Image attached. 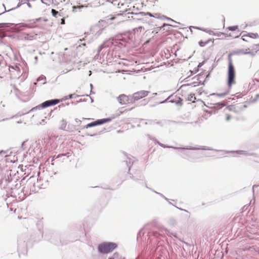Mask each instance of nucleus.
<instances>
[{
    "mask_svg": "<svg viewBox=\"0 0 259 259\" xmlns=\"http://www.w3.org/2000/svg\"><path fill=\"white\" fill-rule=\"evenodd\" d=\"M43 237V233L42 231L38 229L35 234L31 236V240L29 241V239L27 235H22L19 237L18 239V252L19 256L20 254L26 255L27 252L28 247L32 246L33 242H38L40 241Z\"/></svg>",
    "mask_w": 259,
    "mask_h": 259,
    "instance_id": "nucleus-1",
    "label": "nucleus"
},
{
    "mask_svg": "<svg viewBox=\"0 0 259 259\" xmlns=\"http://www.w3.org/2000/svg\"><path fill=\"white\" fill-rule=\"evenodd\" d=\"M144 229H141L137 234V240L139 241L140 239L144 241L145 239V242L147 243L151 244L152 246L155 244L159 245V246L162 245L161 242H164V239L166 238L164 231L166 233L167 230H161L159 232L156 231L149 232L146 235L144 236L145 232H143Z\"/></svg>",
    "mask_w": 259,
    "mask_h": 259,
    "instance_id": "nucleus-2",
    "label": "nucleus"
},
{
    "mask_svg": "<svg viewBox=\"0 0 259 259\" xmlns=\"http://www.w3.org/2000/svg\"><path fill=\"white\" fill-rule=\"evenodd\" d=\"M173 149L178 150L179 155L183 158L186 159L189 161H193L195 159L201 158L199 153L195 152H191L188 150H213L212 148L207 146H198V147H193L191 146H187L184 147H176L173 148Z\"/></svg>",
    "mask_w": 259,
    "mask_h": 259,
    "instance_id": "nucleus-3",
    "label": "nucleus"
},
{
    "mask_svg": "<svg viewBox=\"0 0 259 259\" xmlns=\"http://www.w3.org/2000/svg\"><path fill=\"white\" fill-rule=\"evenodd\" d=\"M128 160H124L122 162L123 164L125 165L128 167V174L130 178L138 184L144 186L147 182L145 176L143 172L140 169L134 170L132 172H130L132 166L133 164V161L126 154L124 153Z\"/></svg>",
    "mask_w": 259,
    "mask_h": 259,
    "instance_id": "nucleus-4",
    "label": "nucleus"
},
{
    "mask_svg": "<svg viewBox=\"0 0 259 259\" xmlns=\"http://www.w3.org/2000/svg\"><path fill=\"white\" fill-rule=\"evenodd\" d=\"M113 45L111 40H107L99 46L97 54L94 57L95 60H101L102 58L106 59L107 61L112 58V54H110V50L109 49L110 46Z\"/></svg>",
    "mask_w": 259,
    "mask_h": 259,
    "instance_id": "nucleus-5",
    "label": "nucleus"
},
{
    "mask_svg": "<svg viewBox=\"0 0 259 259\" xmlns=\"http://www.w3.org/2000/svg\"><path fill=\"white\" fill-rule=\"evenodd\" d=\"M79 95H77L75 94H70L67 96H65L63 98H62L61 99H51L47 100L40 104L38 105V106H35V107L32 108L31 110H30L29 111L24 113L22 114H25L26 113H28L30 112L34 111L35 110H36L37 109H44L48 107H50L52 106L56 105L57 104L59 103L60 102L65 101L66 100L68 99H71L73 98H77L79 97Z\"/></svg>",
    "mask_w": 259,
    "mask_h": 259,
    "instance_id": "nucleus-6",
    "label": "nucleus"
},
{
    "mask_svg": "<svg viewBox=\"0 0 259 259\" xmlns=\"http://www.w3.org/2000/svg\"><path fill=\"white\" fill-rule=\"evenodd\" d=\"M118 247L116 243L113 242H103L98 244L97 250L100 254H106L113 251Z\"/></svg>",
    "mask_w": 259,
    "mask_h": 259,
    "instance_id": "nucleus-7",
    "label": "nucleus"
},
{
    "mask_svg": "<svg viewBox=\"0 0 259 259\" xmlns=\"http://www.w3.org/2000/svg\"><path fill=\"white\" fill-rule=\"evenodd\" d=\"M231 56V54L230 53L228 56L229 63L227 76V85L229 89H231L232 85L235 83V79L236 76L235 69Z\"/></svg>",
    "mask_w": 259,
    "mask_h": 259,
    "instance_id": "nucleus-8",
    "label": "nucleus"
},
{
    "mask_svg": "<svg viewBox=\"0 0 259 259\" xmlns=\"http://www.w3.org/2000/svg\"><path fill=\"white\" fill-rule=\"evenodd\" d=\"M45 238L51 243L56 245H64L69 243V241L63 240L61 237L60 234L57 232H50L46 235Z\"/></svg>",
    "mask_w": 259,
    "mask_h": 259,
    "instance_id": "nucleus-9",
    "label": "nucleus"
},
{
    "mask_svg": "<svg viewBox=\"0 0 259 259\" xmlns=\"http://www.w3.org/2000/svg\"><path fill=\"white\" fill-rule=\"evenodd\" d=\"M70 156V153L67 152L66 153L60 154L57 155H55L51 156L49 159H51L52 165H58L60 163L63 162L65 159L69 157Z\"/></svg>",
    "mask_w": 259,
    "mask_h": 259,
    "instance_id": "nucleus-10",
    "label": "nucleus"
},
{
    "mask_svg": "<svg viewBox=\"0 0 259 259\" xmlns=\"http://www.w3.org/2000/svg\"><path fill=\"white\" fill-rule=\"evenodd\" d=\"M9 24H13L11 26L8 27L10 28V32H17L21 30V28H34L35 26L32 25L31 24V22H29L28 23H20L18 24L15 23H9Z\"/></svg>",
    "mask_w": 259,
    "mask_h": 259,
    "instance_id": "nucleus-11",
    "label": "nucleus"
},
{
    "mask_svg": "<svg viewBox=\"0 0 259 259\" xmlns=\"http://www.w3.org/2000/svg\"><path fill=\"white\" fill-rule=\"evenodd\" d=\"M127 14H131L134 15L135 17L132 16V18L135 21H140L142 22H147V16H151V13L150 12H141L139 13L134 12H128Z\"/></svg>",
    "mask_w": 259,
    "mask_h": 259,
    "instance_id": "nucleus-12",
    "label": "nucleus"
},
{
    "mask_svg": "<svg viewBox=\"0 0 259 259\" xmlns=\"http://www.w3.org/2000/svg\"><path fill=\"white\" fill-rule=\"evenodd\" d=\"M149 93V91L144 90L136 92L131 95L132 98L130 102L134 103L136 101H138L144 97H147Z\"/></svg>",
    "mask_w": 259,
    "mask_h": 259,
    "instance_id": "nucleus-13",
    "label": "nucleus"
},
{
    "mask_svg": "<svg viewBox=\"0 0 259 259\" xmlns=\"http://www.w3.org/2000/svg\"><path fill=\"white\" fill-rule=\"evenodd\" d=\"M131 95L126 96L125 94H121L117 97V100L121 105H125L128 103H133L131 102Z\"/></svg>",
    "mask_w": 259,
    "mask_h": 259,
    "instance_id": "nucleus-14",
    "label": "nucleus"
},
{
    "mask_svg": "<svg viewBox=\"0 0 259 259\" xmlns=\"http://www.w3.org/2000/svg\"><path fill=\"white\" fill-rule=\"evenodd\" d=\"M3 174V184L5 183L4 187L5 186H7L8 184L12 182L13 180V178L11 176V174L10 172L8 171L6 172H2Z\"/></svg>",
    "mask_w": 259,
    "mask_h": 259,
    "instance_id": "nucleus-15",
    "label": "nucleus"
},
{
    "mask_svg": "<svg viewBox=\"0 0 259 259\" xmlns=\"http://www.w3.org/2000/svg\"><path fill=\"white\" fill-rule=\"evenodd\" d=\"M41 176V174H38V178L37 179V183L40 186L46 187L49 181V178L47 176H45L43 174Z\"/></svg>",
    "mask_w": 259,
    "mask_h": 259,
    "instance_id": "nucleus-16",
    "label": "nucleus"
},
{
    "mask_svg": "<svg viewBox=\"0 0 259 259\" xmlns=\"http://www.w3.org/2000/svg\"><path fill=\"white\" fill-rule=\"evenodd\" d=\"M57 174V171L54 169H51V166H50L47 169L42 171V174L45 176H47L48 178L50 177V178L53 177L54 175H56Z\"/></svg>",
    "mask_w": 259,
    "mask_h": 259,
    "instance_id": "nucleus-17",
    "label": "nucleus"
},
{
    "mask_svg": "<svg viewBox=\"0 0 259 259\" xmlns=\"http://www.w3.org/2000/svg\"><path fill=\"white\" fill-rule=\"evenodd\" d=\"M47 21L48 19L46 18L39 17L35 19L29 20L28 22H31L32 25L36 26L34 28H39V25L36 24V23H41L42 21L47 22Z\"/></svg>",
    "mask_w": 259,
    "mask_h": 259,
    "instance_id": "nucleus-18",
    "label": "nucleus"
},
{
    "mask_svg": "<svg viewBox=\"0 0 259 259\" xmlns=\"http://www.w3.org/2000/svg\"><path fill=\"white\" fill-rule=\"evenodd\" d=\"M34 38L33 35H30L27 33H23L18 36V40H31Z\"/></svg>",
    "mask_w": 259,
    "mask_h": 259,
    "instance_id": "nucleus-19",
    "label": "nucleus"
},
{
    "mask_svg": "<svg viewBox=\"0 0 259 259\" xmlns=\"http://www.w3.org/2000/svg\"><path fill=\"white\" fill-rule=\"evenodd\" d=\"M20 187H21V183H16L14 185V187H13V186L11 187V197H14V198L17 197L16 191H17L18 189L20 188Z\"/></svg>",
    "mask_w": 259,
    "mask_h": 259,
    "instance_id": "nucleus-20",
    "label": "nucleus"
},
{
    "mask_svg": "<svg viewBox=\"0 0 259 259\" xmlns=\"http://www.w3.org/2000/svg\"><path fill=\"white\" fill-rule=\"evenodd\" d=\"M28 182V184L29 185V189H31V190H33V191H31V192L32 193H36L37 191V190L36 188V187H37L38 189L40 188V187L37 184V183L36 184L35 183L31 182Z\"/></svg>",
    "mask_w": 259,
    "mask_h": 259,
    "instance_id": "nucleus-21",
    "label": "nucleus"
},
{
    "mask_svg": "<svg viewBox=\"0 0 259 259\" xmlns=\"http://www.w3.org/2000/svg\"><path fill=\"white\" fill-rule=\"evenodd\" d=\"M119 115V114L117 115L116 116L113 115L112 117H110L99 119L100 124L102 125L105 123L110 122L112 121V119H114L116 117H117Z\"/></svg>",
    "mask_w": 259,
    "mask_h": 259,
    "instance_id": "nucleus-22",
    "label": "nucleus"
},
{
    "mask_svg": "<svg viewBox=\"0 0 259 259\" xmlns=\"http://www.w3.org/2000/svg\"><path fill=\"white\" fill-rule=\"evenodd\" d=\"M100 125V124L99 119H97L96 120L91 122L87 124V125H84L82 127V129L90 128V127H92L97 126V125Z\"/></svg>",
    "mask_w": 259,
    "mask_h": 259,
    "instance_id": "nucleus-23",
    "label": "nucleus"
},
{
    "mask_svg": "<svg viewBox=\"0 0 259 259\" xmlns=\"http://www.w3.org/2000/svg\"><path fill=\"white\" fill-rule=\"evenodd\" d=\"M22 190H23V193H24L25 195L27 196V197L32 194L31 191H33V190H31V189H29L28 182H27L26 186L22 188Z\"/></svg>",
    "mask_w": 259,
    "mask_h": 259,
    "instance_id": "nucleus-24",
    "label": "nucleus"
},
{
    "mask_svg": "<svg viewBox=\"0 0 259 259\" xmlns=\"http://www.w3.org/2000/svg\"><path fill=\"white\" fill-rule=\"evenodd\" d=\"M227 104L225 101L220 102L213 104V107L212 108H217L218 109H222L223 107L226 106Z\"/></svg>",
    "mask_w": 259,
    "mask_h": 259,
    "instance_id": "nucleus-25",
    "label": "nucleus"
},
{
    "mask_svg": "<svg viewBox=\"0 0 259 259\" xmlns=\"http://www.w3.org/2000/svg\"><path fill=\"white\" fill-rule=\"evenodd\" d=\"M4 29V31L2 32H0V39H4L5 38L7 37V34H6L7 32H11L10 31V28L7 27L6 28H2Z\"/></svg>",
    "mask_w": 259,
    "mask_h": 259,
    "instance_id": "nucleus-26",
    "label": "nucleus"
},
{
    "mask_svg": "<svg viewBox=\"0 0 259 259\" xmlns=\"http://www.w3.org/2000/svg\"><path fill=\"white\" fill-rule=\"evenodd\" d=\"M23 192V190L22 189L21 190L20 192L16 191V195H18V198L19 201H23L27 197V196Z\"/></svg>",
    "mask_w": 259,
    "mask_h": 259,
    "instance_id": "nucleus-27",
    "label": "nucleus"
},
{
    "mask_svg": "<svg viewBox=\"0 0 259 259\" xmlns=\"http://www.w3.org/2000/svg\"><path fill=\"white\" fill-rule=\"evenodd\" d=\"M196 83V82H192V83H190L184 84L182 85L180 87V88H179L178 91H179L180 89H181L182 88H184L185 87L192 85V84H194V86H193L194 87H196L197 85H205V83L204 82H202L201 81H199L198 84H195Z\"/></svg>",
    "mask_w": 259,
    "mask_h": 259,
    "instance_id": "nucleus-28",
    "label": "nucleus"
},
{
    "mask_svg": "<svg viewBox=\"0 0 259 259\" xmlns=\"http://www.w3.org/2000/svg\"><path fill=\"white\" fill-rule=\"evenodd\" d=\"M87 7V6L85 5H78V6H74L72 7V12L75 13L77 12L78 11L80 12L81 9L83 8Z\"/></svg>",
    "mask_w": 259,
    "mask_h": 259,
    "instance_id": "nucleus-29",
    "label": "nucleus"
},
{
    "mask_svg": "<svg viewBox=\"0 0 259 259\" xmlns=\"http://www.w3.org/2000/svg\"><path fill=\"white\" fill-rule=\"evenodd\" d=\"M61 126L59 127V129L60 130H63V131H69V130L68 128H66V126H67V121L64 120V119H62L61 121Z\"/></svg>",
    "mask_w": 259,
    "mask_h": 259,
    "instance_id": "nucleus-30",
    "label": "nucleus"
},
{
    "mask_svg": "<svg viewBox=\"0 0 259 259\" xmlns=\"http://www.w3.org/2000/svg\"><path fill=\"white\" fill-rule=\"evenodd\" d=\"M249 37L252 38H257L259 37V35L257 33L249 32L247 34L243 35V37Z\"/></svg>",
    "mask_w": 259,
    "mask_h": 259,
    "instance_id": "nucleus-31",
    "label": "nucleus"
},
{
    "mask_svg": "<svg viewBox=\"0 0 259 259\" xmlns=\"http://www.w3.org/2000/svg\"><path fill=\"white\" fill-rule=\"evenodd\" d=\"M230 89H231L229 88V89L226 92L223 93H212L210 94V96H217L220 97H224L229 94Z\"/></svg>",
    "mask_w": 259,
    "mask_h": 259,
    "instance_id": "nucleus-32",
    "label": "nucleus"
},
{
    "mask_svg": "<svg viewBox=\"0 0 259 259\" xmlns=\"http://www.w3.org/2000/svg\"><path fill=\"white\" fill-rule=\"evenodd\" d=\"M110 257H111L112 259H125L124 257H122V256L117 252H114Z\"/></svg>",
    "mask_w": 259,
    "mask_h": 259,
    "instance_id": "nucleus-33",
    "label": "nucleus"
},
{
    "mask_svg": "<svg viewBox=\"0 0 259 259\" xmlns=\"http://www.w3.org/2000/svg\"><path fill=\"white\" fill-rule=\"evenodd\" d=\"M155 143H157V144H158L160 146H161V147H163L164 148H172L173 149V148L174 147H176L175 146H168V145H165L164 144H162L160 142H159L158 141H157V140H155Z\"/></svg>",
    "mask_w": 259,
    "mask_h": 259,
    "instance_id": "nucleus-34",
    "label": "nucleus"
},
{
    "mask_svg": "<svg viewBox=\"0 0 259 259\" xmlns=\"http://www.w3.org/2000/svg\"><path fill=\"white\" fill-rule=\"evenodd\" d=\"M106 130V129L105 128H103L102 130L100 131H97L96 132V133H94V134H87V136H90V137H95L97 135H100L101 133H103V132H104V131Z\"/></svg>",
    "mask_w": 259,
    "mask_h": 259,
    "instance_id": "nucleus-35",
    "label": "nucleus"
},
{
    "mask_svg": "<svg viewBox=\"0 0 259 259\" xmlns=\"http://www.w3.org/2000/svg\"><path fill=\"white\" fill-rule=\"evenodd\" d=\"M195 100H196V98L195 97V94L193 93H191L189 95L187 99V101L192 102H194Z\"/></svg>",
    "mask_w": 259,
    "mask_h": 259,
    "instance_id": "nucleus-36",
    "label": "nucleus"
},
{
    "mask_svg": "<svg viewBox=\"0 0 259 259\" xmlns=\"http://www.w3.org/2000/svg\"><path fill=\"white\" fill-rule=\"evenodd\" d=\"M175 98L177 99L175 104L178 106H182L183 105V99L180 97H177V96H175Z\"/></svg>",
    "mask_w": 259,
    "mask_h": 259,
    "instance_id": "nucleus-37",
    "label": "nucleus"
},
{
    "mask_svg": "<svg viewBox=\"0 0 259 259\" xmlns=\"http://www.w3.org/2000/svg\"><path fill=\"white\" fill-rule=\"evenodd\" d=\"M236 152L238 154H244L245 155H255L256 154L255 153H247L246 151H243V150H238V151H236Z\"/></svg>",
    "mask_w": 259,
    "mask_h": 259,
    "instance_id": "nucleus-38",
    "label": "nucleus"
},
{
    "mask_svg": "<svg viewBox=\"0 0 259 259\" xmlns=\"http://www.w3.org/2000/svg\"><path fill=\"white\" fill-rule=\"evenodd\" d=\"M124 36L125 38H126L127 41L128 42V40H131L133 39V34L132 33L130 32H127L124 33Z\"/></svg>",
    "mask_w": 259,
    "mask_h": 259,
    "instance_id": "nucleus-39",
    "label": "nucleus"
},
{
    "mask_svg": "<svg viewBox=\"0 0 259 259\" xmlns=\"http://www.w3.org/2000/svg\"><path fill=\"white\" fill-rule=\"evenodd\" d=\"M151 16H148L154 17L155 18L162 19V18H161L162 15L160 13H154V14L151 13Z\"/></svg>",
    "mask_w": 259,
    "mask_h": 259,
    "instance_id": "nucleus-40",
    "label": "nucleus"
},
{
    "mask_svg": "<svg viewBox=\"0 0 259 259\" xmlns=\"http://www.w3.org/2000/svg\"><path fill=\"white\" fill-rule=\"evenodd\" d=\"M13 25V24H9L7 23H0V29L1 28H6L9 26Z\"/></svg>",
    "mask_w": 259,
    "mask_h": 259,
    "instance_id": "nucleus-41",
    "label": "nucleus"
},
{
    "mask_svg": "<svg viewBox=\"0 0 259 259\" xmlns=\"http://www.w3.org/2000/svg\"><path fill=\"white\" fill-rule=\"evenodd\" d=\"M32 152H33V150L29 149L26 153L23 154V158H26L28 154L31 156Z\"/></svg>",
    "mask_w": 259,
    "mask_h": 259,
    "instance_id": "nucleus-42",
    "label": "nucleus"
},
{
    "mask_svg": "<svg viewBox=\"0 0 259 259\" xmlns=\"http://www.w3.org/2000/svg\"><path fill=\"white\" fill-rule=\"evenodd\" d=\"M227 29L229 31H234L238 29V26L237 25L231 26L228 27Z\"/></svg>",
    "mask_w": 259,
    "mask_h": 259,
    "instance_id": "nucleus-43",
    "label": "nucleus"
},
{
    "mask_svg": "<svg viewBox=\"0 0 259 259\" xmlns=\"http://www.w3.org/2000/svg\"><path fill=\"white\" fill-rule=\"evenodd\" d=\"M173 96V95H171L169 96L165 100L161 101L159 103H157L156 104H164L167 102H169V100H170V99Z\"/></svg>",
    "mask_w": 259,
    "mask_h": 259,
    "instance_id": "nucleus-44",
    "label": "nucleus"
},
{
    "mask_svg": "<svg viewBox=\"0 0 259 259\" xmlns=\"http://www.w3.org/2000/svg\"><path fill=\"white\" fill-rule=\"evenodd\" d=\"M118 40L120 41H122L123 42H127L126 38H125L124 36V33L123 34H121L120 36L119 37Z\"/></svg>",
    "mask_w": 259,
    "mask_h": 259,
    "instance_id": "nucleus-45",
    "label": "nucleus"
},
{
    "mask_svg": "<svg viewBox=\"0 0 259 259\" xmlns=\"http://www.w3.org/2000/svg\"><path fill=\"white\" fill-rule=\"evenodd\" d=\"M161 18H162V19H166V20L171 21L172 22H174L175 23H178L179 24H181L180 22H177L176 21L172 20L171 18L167 17L165 16H164V15H162Z\"/></svg>",
    "mask_w": 259,
    "mask_h": 259,
    "instance_id": "nucleus-46",
    "label": "nucleus"
},
{
    "mask_svg": "<svg viewBox=\"0 0 259 259\" xmlns=\"http://www.w3.org/2000/svg\"><path fill=\"white\" fill-rule=\"evenodd\" d=\"M170 26L172 27H174V28H178V26H177V25H171V24H166V23H163L162 27H161V28H163V30L165 29L164 28V27L165 26Z\"/></svg>",
    "mask_w": 259,
    "mask_h": 259,
    "instance_id": "nucleus-47",
    "label": "nucleus"
},
{
    "mask_svg": "<svg viewBox=\"0 0 259 259\" xmlns=\"http://www.w3.org/2000/svg\"><path fill=\"white\" fill-rule=\"evenodd\" d=\"M51 13L52 15L55 17H57L58 15L59 14V12L55 9H52Z\"/></svg>",
    "mask_w": 259,
    "mask_h": 259,
    "instance_id": "nucleus-48",
    "label": "nucleus"
},
{
    "mask_svg": "<svg viewBox=\"0 0 259 259\" xmlns=\"http://www.w3.org/2000/svg\"><path fill=\"white\" fill-rule=\"evenodd\" d=\"M46 79V78L45 76H44V75H41L39 77H38L37 78L36 80L37 82H39L41 81H45Z\"/></svg>",
    "mask_w": 259,
    "mask_h": 259,
    "instance_id": "nucleus-49",
    "label": "nucleus"
},
{
    "mask_svg": "<svg viewBox=\"0 0 259 259\" xmlns=\"http://www.w3.org/2000/svg\"><path fill=\"white\" fill-rule=\"evenodd\" d=\"M87 100V99H80L78 101H76V102H71V104H74V105H77L78 103H80V102H86Z\"/></svg>",
    "mask_w": 259,
    "mask_h": 259,
    "instance_id": "nucleus-50",
    "label": "nucleus"
},
{
    "mask_svg": "<svg viewBox=\"0 0 259 259\" xmlns=\"http://www.w3.org/2000/svg\"><path fill=\"white\" fill-rule=\"evenodd\" d=\"M203 31L208 33V34H210V35H215V33L212 30H207L206 29H203Z\"/></svg>",
    "mask_w": 259,
    "mask_h": 259,
    "instance_id": "nucleus-51",
    "label": "nucleus"
},
{
    "mask_svg": "<svg viewBox=\"0 0 259 259\" xmlns=\"http://www.w3.org/2000/svg\"><path fill=\"white\" fill-rule=\"evenodd\" d=\"M18 35H16L15 34H7V37L11 38L12 39H16V38L18 39Z\"/></svg>",
    "mask_w": 259,
    "mask_h": 259,
    "instance_id": "nucleus-52",
    "label": "nucleus"
},
{
    "mask_svg": "<svg viewBox=\"0 0 259 259\" xmlns=\"http://www.w3.org/2000/svg\"><path fill=\"white\" fill-rule=\"evenodd\" d=\"M104 28H102V29H100L99 30H98L95 35L97 36H100L102 33L103 32V30H104Z\"/></svg>",
    "mask_w": 259,
    "mask_h": 259,
    "instance_id": "nucleus-53",
    "label": "nucleus"
},
{
    "mask_svg": "<svg viewBox=\"0 0 259 259\" xmlns=\"http://www.w3.org/2000/svg\"><path fill=\"white\" fill-rule=\"evenodd\" d=\"M155 120H148L147 122L145 123V125L148 124H155Z\"/></svg>",
    "mask_w": 259,
    "mask_h": 259,
    "instance_id": "nucleus-54",
    "label": "nucleus"
},
{
    "mask_svg": "<svg viewBox=\"0 0 259 259\" xmlns=\"http://www.w3.org/2000/svg\"><path fill=\"white\" fill-rule=\"evenodd\" d=\"M145 186V187L147 189H148L149 190H151V191L154 192L155 193L157 194L158 195V193H160L159 192H156V191L153 190L152 188L149 187L147 185V182H146V184H144V185Z\"/></svg>",
    "mask_w": 259,
    "mask_h": 259,
    "instance_id": "nucleus-55",
    "label": "nucleus"
},
{
    "mask_svg": "<svg viewBox=\"0 0 259 259\" xmlns=\"http://www.w3.org/2000/svg\"><path fill=\"white\" fill-rule=\"evenodd\" d=\"M145 186V187L147 189H148L149 190H151V191L154 192L155 193L157 194L158 195V193H160L159 192H156V191L153 190L152 188L149 187L147 185V182H146V184H144V185Z\"/></svg>",
    "mask_w": 259,
    "mask_h": 259,
    "instance_id": "nucleus-56",
    "label": "nucleus"
},
{
    "mask_svg": "<svg viewBox=\"0 0 259 259\" xmlns=\"http://www.w3.org/2000/svg\"><path fill=\"white\" fill-rule=\"evenodd\" d=\"M145 186V187L147 189H148L149 190H151V191L154 192L155 193L157 194L158 195V193H160L159 192H156V191L153 190L152 188L149 187L147 185V182H146V184H144V185Z\"/></svg>",
    "mask_w": 259,
    "mask_h": 259,
    "instance_id": "nucleus-57",
    "label": "nucleus"
},
{
    "mask_svg": "<svg viewBox=\"0 0 259 259\" xmlns=\"http://www.w3.org/2000/svg\"><path fill=\"white\" fill-rule=\"evenodd\" d=\"M145 186V187L147 189H148L149 190H151V191L154 192L155 193L157 194L158 195V193H160L159 192H156V191L153 190L152 188L149 187L147 185V182H146V184H144V185Z\"/></svg>",
    "mask_w": 259,
    "mask_h": 259,
    "instance_id": "nucleus-58",
    "label": "nucleus"
},
{
    "mask_svg": "<svg viewBox=\"0 0 259 259\" xmlns=\"http://www.w3.org/2000/svg\"><path fill=\"white\" fill-rule=\"evenodd\" d=\"M198 44L201 47H203L207 45L206 41H203V40H200L198 42Z\"/></svg>",
    "mask_w": 259,
    "mask_h": 259,
    "instance_id": "nucleus-59",
    "label": "nucleus"
},
{
    "mask_svg": "<svg viewBox=\"0 0 259 259\" xmlns=\"http://www.w3.org/2000/svg\"><path fill=\"white\" fill-rule=\"evenodd\" d=\"M254 76L255 77L254 78V80L256 82H259V72H257L255 73Z\"/></svg>",
    "mask_w": 259,
    "mask_h": 259,
    "instance_id": "nucleus-60",
    "label": "nucleus"
},
{
    "mask_svg": "<svg viewBox=\"0 0 259 259\" xmlns=\"http://www.w3.org/2000/svg\"><path fill=\"white\" fill-rule=\"evenodd\" d=\"M259 99V93L256 94L254 98H253L252 100L250 101L252 103L255 102L258 99Z\"/></svg>",
    "mask_w": 259,
    "mask_h": 259,
    "instance_id": "nucleus-61",
    "label": "nucleus"
},
{
    "mask_svg": "<svg viewBox=\"0 0 259 259\" xmlns=\"http://www.w3.org/2000/svg\"><path fill=\"white\" fill-rule=\"evenodd\" d=\"M202 76V74L201 73H199L198 75L195 76L194 77L192 78V79H196L197 80H199L200 78V77Z\"/></svg>",
    "mask_w": 259,
    "mask_h": 259,
    "instance_id": "nucleus-62",
    "label": "nucleus"
},
{
    "mask_svg": "<svg viewBox=\"0 0 259 259\" xmlns=\"http://www.w3.org/2000/svg\"><path fill=\"white\" fill-rule=\"evenodd\" d=\"M197 91L198 94L199 95H201L202 94V93H204V91L203 90L202 88H200L198 89L197 90Z\"/></svg>",
    "mask_w": 259,
    "mask_h": 259,
    "instance_id": "nucleus-63",
    "label": "nucleus"
},
{
    "mask_svg": "<svg viewBox=\"0 0 259 259\" xmlns=\"http://www.w3.org/2000/svg\"><path fill=\"white\" fill-rule=\"evenodd\" d=\"M8 44V42L6 39H0V44L5 45Z\"/></svg>",
    "mask_w": 259,
    "mask_h": 259,
    "instance_id": "nucleus-64",
    "label": "nucleus"
}]
</instances>
